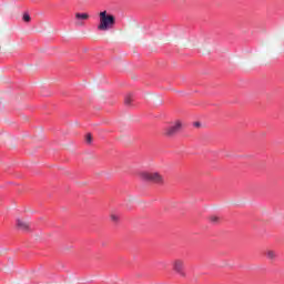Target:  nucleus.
<instances>
[{
  "label": "nucleus",
  "instance_id": "1a4fd4ad",
  "mask_svg": "<svg viewBox=\"0 0 284 284\" xmlns=\"http://www.w3.org/2000/svg\"><path fill=\"white\" fill-rule=\"evenodd\" d=\"M111 221H113V223H119V215L112 213L111 214Z\"/></svg>",
  "mask_w": 284,
  "mask_h": 284
},
{
  "label": "nucleus",
  "instance_id": "f03ea898",
  "mask_svg": "<svg viewBox=\"0 0 284 284\" xmlns=\"http://www.w3.org/2000/svg\"><path fill=\"white\" fill-rule=\"evenodd\" d=\"M140 179L142 181H150L151 183H156L158 185H163V175L158 172H140L139 173Z\"/></svg>",
  "mask_w": 284,
  "mask_h": 284
},
{
  "label": "nucleus",
  "instance_id": "0eeeda50",
  "mask_svg": "<svg viewBox=\"0 0 284 284\" xmlns=\"http://www.w3.org/2000/svg\"><path fill=\"white\" fill-rule=\"evenodd\" d=\"M266 254V258H268V261H275L276 258V252L268 250L265 252Z\"/></svg>",
  "mask_w": 284,
  "mask_h": 284
},
{
  "label": "nucleus",
  "instance_id": "7ed1b4c3",
  "mask_svg": "<svg viewBox=\"0 0 284 284\" xmlns=\"http://www.w3.org/2000/svg\"><path fill=\"white\" fill-rule=\"evenodd\" d=\"M181 130H183V122L181 120H176L175 122L166 126L163 133L164 136H176V134H179Z\"/></svg>",
  "mask_w": 284,
  "mask_h": 284
},
{
  "label": "nucleus",
  "instance_id": "6e6552de",
  "mask_svg": "<svg viewBox=\"0 0 284 284\" xmlns=\"http://www.w3.org/2000/svg\"><path fill=\"white\" fill-rule=\"evenodd\" d=\"M210 221L211 223H213L214 225H216V223H219L221 221V217L216 216V215H211L210 216Z\"/></svg>",
  "mask_w": 284,
  "mask_h": 284
},
{
  "label": "nucleus",
  "instance_id": "f8f14e48",
  "mask_svg": "<svg viewBox=\"0 0 284 284\" xmlns=\"http://www.w3.org/2000/svg\"><path fill=\"white\" fill-rule=\"evenodd\" d=\"M23 21L29 22L30 21V14L24 13L23 14Z\"/></svg>",
  "mask_w": 284,
  "mask_h": 284
},
{
  "label": "nucleus",
  "instance_id": "f257e3e1",
  "mask_svg": "<svg viewBox=\"0 0 284 284\" xmlns=\"http://www.w3.org/2000/svg\"><path fill=\"white\" fill-rule=\"evenodd\" d=\"M114 26H116V18L114 14L108 12L106 10L99 13V32H108V30L114 29Z\"/></svg>",
  "mask_w": 284,
  "mask_h": 284
},
{
  "label": "nucleus",
  "instance_id": "39448f33",
  "mask_svg": "<svg viewBox=\"0 0 284 284\" xmlns=\"http://www.w3.org/2000/svg\"><path fill=\"white\" fill-rule=\"evenodd\" d=\"M90 14L88 13H75V26H83V21H88Z\"/></svg>",
  "mask_w": 284,
  "mask_h": 284
},
{
  "label": "nucleus",
  "instance_id": "423d86ee",
  "mask_svg": "<svg viewBox=\"0 0 284 284\" xmlns=\"http://www.w3.org/2000/svg\"><path fill=\"white\" fill-rule=\"evenodd\" d=\"M17 226L19 227V230H23V231L30 230V223H28L26 220L18 219Z\"/></svg>",
  "mask_w": 284,
  "mask_h": 284
},
{
  "label": "nucleus",
  "instance_id": "20e7f679",
  "mask_svg": "<svg viewBox=\"0 0 284 284\" xmlns=\"http://www.w3.org/2000/svg\"><path fill=\"white\" fill-rule=\"evenodd\" d=\"M173 272L185 278V262L182 260H174L172 263Z\"/></svg>",
  "mask_w": 284,
  "mask_h": 284
},
{
  "label": "nucleus",
  "instance_id": "9d476101",
  "mask_svg": "<svg viewBox=\"0 0 284 284\" xmlns=\"http://www.w3.org/2000/svg\"><path fill=\"white\" fill-rule=\"evenodd\" d=\"M85 142L89 144L92 143V134H90V133L87 134Z\"/></svg>",
  "mask_w": 284,
  "mask_h": 284
},
{
  "label": "nucleus",
  "instance_id": "9b49d317",
  "mask_svg": "<svg viewBox=\"0 0 284 284\" xmlns=\"http://www.w3.org/2000/svg\"><path fill=\"white\" fill-rule=\"evenodd\" d=\"M125 105H130V103H132V98L130 95H128L124 100Z\"/></svg>",
  "mask_w": 284,
  "mask_h": 284
}]
</instances>
